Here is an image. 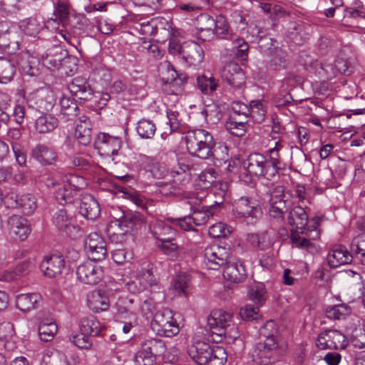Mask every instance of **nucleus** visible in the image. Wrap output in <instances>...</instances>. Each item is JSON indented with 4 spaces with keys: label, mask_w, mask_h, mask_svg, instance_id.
Instances as JSON below:
<instances>
[{
    "label": "nucleus",
    "mask_w": 365,
    "mask_h": 365,
    "mask_svg": "<svg viewBox=\"0 0 365 365\" xmlns=\"http://www.w3.org/2000/svg\"><path fill=\"white\" fill-rule=\"evenodd\" d=\"M67 88L73 96L81 101H88L91 99L93 95L91 86L86 79L82 77L73 78L67 85Z\"/></svg>",
    "instance_id": "obj_21"
},
{
    "label": "nucleus",
    "mask_w": 365,
    "mask_h": 365,
    "mask_svg": "<svg viewBox=\"0 0 365 365\" xmlns=\"http://www.w3.org/2000/svg\"><path fill=\"white\" fill-rule=\"evenodd\" d=\"M96 262L88 259L78 266L76 275L80 282L85 284L95 285L101 281L103 269Z\"/></svg>",
    "instance_id": "obj_7"
},
{
    "label": "nucleus",
    "mask_w": 365,
    "mask_h": 365,
    "mask_svg": "<svg viewBox=\"0 0 365 365\" xmlns=\"http://www.w3.org/2000/svg\"><path fill=\"white\" fill-rule=\"evenodd\" d=\"M175 240H170L168 242H160L157 244V247L165 255L172 260L177 259L182 251V247L179 246Z\"/></svg>",
    "instance_id": "obj_62"
},
{
    "label": "nucleus",
    "mask_w": 365,
    "mask_h": 365,
    "mask_svg": "<svg viewBox=\"0 0 365 365\" xmlns=\"http://www.w3.org/2000/svg\"><path fill=\"white\" fill-rule=\"evenodd\" d=\"M137 163L144 167L148 171L153 178L156 179H164L169 170L164 163L157 161L154 158L140 154L137 158Z\"/></svg>",
    "instance_id": "obj_17"
},
{
    "label": "nucleus",
    "mask_w": 365,
    "mask_h": 365,
    "mask_svg": "<svg viewBox=\"0 0 365 365\" xmlns=\"http://www.w3.org/2000/svg\"><path fill=\"white\" fill-rule=\"evenodd\" d=\"M65 51L58 46H52L42 56V63L49 70L58 71Z\"/></svg>",
    "instance_id": "obj_29"
},
{
    "label": "nucleus",
    "mask_w": 365,
    "mask_h": 365,
    "mask_svg": "<svg viewBox=\"0 0 365 365\" xmlns=\"http://www.w3.org/2000/svg\"><path fill=\"white\" fill-rule=\"evenodd\" d=\"M212 347L205 342H197L189 349L188 354L197 364L207 365Z\"/></svg>",
    "instance_id": "obj_32"
},
{
    "label": "nucleus",
    "mask_w": 365,
    "mask_h": 365,
    "mask_svg": "<svg viewBox=\"0 0 365 365\" xmlns=\"http://www.w3.org/2000/svg\"><path fill=\"white\" fill-rule=\"evenodd\" d=\"M232 212L237 217L245 219L248 224H255L262 216L261 207L248 197H241L235 200Z\"/></svg>",
    "instance_id": "obj_5"
},
{
    "label": "nucleus",
    "mask_w": 365,
    "mask_h": 365,
    "mask_svg": "<svg viewBox=\"0 0 365 365\" xmlns=\"http://www.w3.org/2000/svg\"><path fill=\"white\" fill-rule=\"evenodd\" d=\"M281 148V143L279 141L276 142L275 146L268 150L269 156L267 158V160L278 177L279 172L284 170L285 167V164L283 163L279 155Z\"/></svg>",
    "instance_id": "obj_48"
},
{
    "label": "nucleus",
    "mask_w": 365,
    "mask_h": 365,
    "mask_svg": "<svg viewBox=\"0 0 365 365\" xmlns=\"http://www.w3.org/2000/svg\"><path fill=\"white\" fill-rule=\"evenodd\" d=\"M92 125L89 118L86 115L79 118L75 130V137L83 145H88L91 141Z\"/></svg>",
    "instance_id": "obj_30"
},
{
    "label": "nucleus",
    "mask_w": 365,
    "mask_h": 365,
    "mask_svg": "<svg viewBox=\"0 0 365 365\" xmlns=\"http://www.w3.org/2000/svg\"><path fill=\"white\" fill-rule=\"evenodd\" d=\"M249 116L255 122L262 123L267 113L265 103L262 100L252 101L249 106Z\"/></svg>",
    "instance_id": "obj_51"
},
{
    "label": "nucleus",
    "mask_w": 365,
    "mask_h": 365,
    "mask_svg": "<svg viewBox=\"0 0 365 365\" xmlns=\"http://www.w3.org/2000/svg\"><path fill=\"white\" fill-rule=\"evenodd\" d=\"M181 57L190 65L197 66L204 58L202 48L195 41H187L182 43Z\"/></svg>",
    "instance_id": "obj_25"
},
{
    "label": "nucleus",
    "mask_w": 365,
    "mask_h": 365,
    "mask_svg": "<svg viewBox=\"0 0 365 365\" xmlns=\"http://www.w3.org/2000/svg\"><path fill=\"white\" fill-rule=\"evenodd\" d=\"M312 237L313 236L310 232H308V235H306L302 234L301 231L298 232L297 230H292L290 241L292 247L309 250L313 246L310 241V239H312Z\"/></svg>",
    "instance_id": "obj_47"
},
{
    "label": "nucleus",
    "mask_w": 365,
    "mask_h": 365,
    "mask_svg": "<svg viewBox=\"0 0 365 365\" xmlns=\"http://www.w3.org/2000/svg\"><path fill=\"white\" fill-rule=\"evenodd\" d=\"M247 120H238L236 116H231L225 123L226 129L232 135L241 137L246 132V125Z\"/></svg>",
    "instance_id": "obj_59"
},
{
    "label": "nucleus",
    "mask_w": 365,
    "mask_h": 365,
    "mask_svg": "<svg viewBox=\"0 0 365 365\" xmlns=\"http://www.w3.org/2000/svg\"><path fill=\"white\" fill-rule=\"evenodd\" d=\"M210 356L207 365H224L227 354L222 346H214L212 347Z\"/></svg>",
    "instance_id": "obj_64"
},
{
    "label": "nucleus",
    "mask_w": 365,
    "mask_h": 365,
    "mask_svg": "<svg viewBox=\"0 0 365 365\" xmlns=\"http://www.w3.org/2000/svg\"><path fill=\"white\" fill-rule=\"evenodd\" d=\"M224 278L232 283H241L245 280L247 272L240 261H229L223 267Z\"/></svg>",
    "instance_id": "obj_24"
},
{
    "label": "nucleus",
    "mask_w": 365,
    "mask_h": 365,
    "mask_svg": "<svg viewBox=\"0 0 365 365\" xmlns=\"http://www.w3.org/2000/svg\"><path fill=\"white\" fill-rule=\"evenodd\" d=\"M246 240L253 248L262 251L272 248L274 244L272 234L267 230L249 233L246 236Z\"/></svg>",
    "instance_id": "obj_27"
},
{
    "label": "nucleus",
    "mask_w": 365,
    "mask_h": 365,
    "mask_svg": "<svg viewBox=\"0 0 365 365\" xmlns=\"http://www.w3.org/2000/svg\"><path fill=\"white\" fill-rule=\"evenodd\" d=\"M30 157L42 165H51L57 160V154L55 150L40 143L31 148Z\"/></svg>",
    "instance_id": "obj_23"
},
{
    "label": "nucleus",
    "mask_w": 365,
    "mask_h": 365,
    "mask_svg": "<svg viewBox=\"0 0 365 365\" xmlns=\"http://www.w3.org/2000/svg\"><path fill=\"white\" fill-rule=\"evenodd\" d=\"M171 179L168 181H159L156 185L160 187V192L164 195H175L182 187L187 185L191 180V168L189 165L178 163L174 165L170 171Z\"/></svg>",
    "instance_id": "obj_3"
},
{
    "label": "nucleus",
    "mask_w": 365,
    "mask_h": 365,
    "mask_svg": "<svg viewBox=\"0 0 365 365\" xmlns=\"http://www.w3.org/2000/svg\"><path fill=\"white\" fill-rule=\"evenodd\" d=\"M58 331V327L56 322L48 319H43L38 326V334L41 341H51L55 336Z\"/></svg>",
    "instance_id": "obj_43"
},
{
    "label": "nucleus",
    "mask_w": 365,
    "mask_h": 365,
    "mask_svg": "<svg viewBox=\"0 0 365 365\" xmlns=\"http://www.w3.org/2000/svg\"><path fill=\"white\" fill-rule=\"evenodd\" d=\"M287 202H268L270 218L275 220L280 224L282 223L284 220V212L287 210Z\"/></svg>",
    "instance_id": "obj_57"
},
{
    "label": "nucleus",
    "mask_w": 365,
    "mask_h": 365,
    "mask_svg": "<svg viewBox=\"0 0 365 365\" xmlns=\"http://www.w3.org/2000/svg\"><path fill=\"white\" fill-rule=\"evenodd\" d=\"M160 21L158 19H151L149 21L137 22L135 24L133 29L143 36H155V34L158 33V24Z\"/></svg>",
    "instance_id": "obj_50"
},
{
    "label": "nucleus",
    "mask_w": 365,
    "mask_h": 365,
    "mask_svg": "<svg viewBox=\"0 0 365 365\" xmlns=\"http://www.w3.org/2000/svg\"><path fill=\"white\" fill-rule=\"evenodd\" d=\"M214 32L220 39L232 38L233 33L225 16L218 15L215 19Z\"/></svg>",
    "instance_id": "obj_42"
},
{
    "label": "nucleus",
    "mask_w": 365,
    "mask_h": 365,
    "mask_svg": "<svg viewBox=\"0 0 365 365\" xmlns=\"http://www.w3.org/2000/svg\"><path fill=\"white\" fill-rule=\"evenodd\" d=\"M79 210L80 213L88 220H95L101 213L99 203L88 193L81 195Z\"/></svg>",
    "instance_id": "obj_26"
},
{
    "label": "nucleus",
    "mask_w": 365,
    "mask_h": 365,
    "mask_svg": "<svg viewBox=\"0 0 365 365\" xmlns=\"http://www.w3.org/2000/svg\"><path fill=\"white\" fill-rule=\"evenodd\" d=\"M207 327L215 342L222 341L227 335L237 337V331L232 323V315L224 310L212 311L207 319Z\"/></svg>",
    "instance_id": "obj_2"
},
{
    "label": "nucleus",
    "mask_w": 365,
    "mask_h": 365,
    "mask_svg": "<svg viewBox=\"0 0 365 365\" xmlns=\"http://www.w3.org/2000/svg\"><path fill=\"white\" fill-rule=\"evenodd\" d=\"M52 222L57 230L71 237H76L81 232L74 217L65 209H59L52 216Z\"/></svg>",
    "instance_id": "obj_9"
},
{
    "label": "nucleus",
    "mask_w": 365,
    "mask_h": 365,
    "mask_svg": "<svg viewBox=\"0 0 365 365\" xmlns=\"http://www.w3.org/2000/svg\"><path fill=\"white\" fill-rule=\"evenodd\" d=\"M84 243L89 259L101 261L106 257V242L101 235L96 232L91 233L86 237Z\"/></svg>",
    "instance_id": "obj_13"
},
{
    "label": "nucleus",
    "mask_w": 365,
    "mask_h": 365,
    "mask_svg": "<svg viewBox=\"0 0 365 365\" xmlns=\"http://www.w3.org/2000/svg\"><path fill=\"white\" fill-rule=\"evenodd\" d=\"M200 114L204 117L207 123L215 125L222 118V113L217 104L207 105L201 110Z\"/></svg>",
    "instance_id": "obj_55"
},
{
    "label": "nucleus",
    "mask_w": 365,
    "mask_h": 365,
    "mask_svg": "<svg viewBox=\"0 0 365 365\" xmlns=\"http://www.w3.org/2000/svg\"><path fill=\"white\" fill-rule=\"evenodd\" d=\"M354 257L348 250L342 245H335L329 252L327 259L331 267L336 268L349 264Z\"/></svg>",
    "instance_id": "obj_22"
},
{
    "label": "nucleus",
    "mask_w": 365,
    "mask_h": 365,
    "mask_svg": "<svg viewBox=\"0 0 365 365\" xmlns=\"http://www.w3.org/2000/svg\"><path fill=\"white\" fill-rule=\"evenodd\" d=\"M16 73V62L11 59L0 57V83L11 82Z\"/></svg>",
    "instance_id": "obj_39"
},
{
    "label": "nucleus",
    "mask_w": 365,
    "mask_h": 365,
    "mask_svg": "<svg viewBox=\"0 0 365 365\" xmlns=\"http://www.w3.org/2000/svg\"><path fill=\"white\" fill-rule=\"evenodd\" d=\"M316 344L320 349H344L347 345L346 336L336 329H327L320 333Z\"/></svg>",
    "instance_id": "obj_10"
},
{
    "label": "nucleus",
    "mask_w": 365,
    "mask_h": 365,
    "mask_svg": "<svg viewBox=\"0 0 365 365\" xmlns=\"http://www.w3.org/2000/svg\"><path fill=\"white\" fill-rule=\"evenodd\" d=\"M78 192L68 187H60L55 191L54 196L57 202L61 205L71 204L78 197Z\"/></svg>",
    "instance_id": "obj_56"
},
{
    "label": "nucleus",
    "mask_w": 365,
    "mask_h": 365,
    "mask_svg": "<svg viewBox=\"0 0 365 365\" xmlns=\"http://www.w3.org/2000/svg\"><path fill=\"white\" fill-rule=\"evenodd\" d=\"M222 202H216L215 205L205 206L200 205H191V217L195 226H201L207 224L219 210Z\"/></svg>",
    "instance_id": "obj_16"
},
{
    "label": "nucleus",
    "mask_w": 365,
    "mask_h": 365,
    "mask_svg": "<svg viewBox=\"0 0 365 365\" xmlns=\"http://www.w3.org/2000/svg\"><path fill=\"white\" fill-rule=\"evenodd\" d=\"M88 305L93 312L106 311L110 307L109 299L105 292L93 290L87 297Z\"/></svg>",
    "instance_id": "obj_28"
},
{
    "label": "nucleus",
    "mask_w": 365,
    "mask_h": 365,
    "mask_svg": "<svg viewBox=\"0 0 365 365\" xmlns=\"http://www.w3.org/2000/svg\"><path fill=\"white\" fill-rule=\"evenodd\" d=\"M41 296L36 293L19 294L16 299V307L22 312H29L38 307Z\"/></svg>",
    "instance_id": "obj_35"
},
{
    "label": "nucleus",
    "mask_w": 365,
    "mask_h": 365,
    "mask_svg": "<svg viewBox=\"0 0 365 365\" xmlns=\"http://www.w3.org/2000/svg\"><path fill=\"white\" fill-rule=\"evenodd\" d=\"M15 62L22 73L29 76H36L39 74L40 61L29 51L21 53Z\"/></svg>",
    "instance_id": "obj_18"
},
{
    "label": "nucleus",
    "mask_w": 365,
    "mask_h": 365,
    "mask_svg": "<svg viewBox=\"0 0 365 365\" xmlns=\"http://www.w3.org/2000/svg\"><path fill=\"white\" fill-rule=\"evenodd\" d=\"M222 78L233 88H240L245 82V74L236 63L226 64L221 72Z\"/></svg>",
    "instance_id": "obj_20"
},
{
    "label": "nucleus",
    "mask_w": 365,
    "mask_h": 365,
    "mask_svg": "<svg viewBox=\"0 0 365 365\" xmlns=\"http://www.w3.org/2000/svg\"><path fill=\"white\" fill-rule=\"evenodd\" d=\"M29 103L41 113L48 112L56 103L55 95L49 88H41L31 94Z\"/></svg>",
    "instance_id": "obj_11"
},
{
    "label": "nucleus",
    "mask_w": 365,
    "mask_h": 365,
    "mask_svg": "<svg viewBox=\"0 0 365 365\" xmlns=\"http://www.w3.org/2000/svg\"><path fill=\"white\" fill-rule=\"evenodd\" d=\"M248 297L255 304L263 306L268 297L265 285L262 282H253L249 287Z\"/></svg>",
    "instance_id": "obj_36"
},
{
    "label": "nucleus",
    "mask_w": 365,
    "mask_h": 365,
    "mask_svg": "<svg viewBox=\"0 0 365 365\" xmlns=\"http://www.w3.org/2000/svg\"><path fill=\"white\" fill-rule=\"evenodd\" d=\"M7 225L9 235L15 240H26L31 231L28 220L19 215L9 217Z\"/></svg>",
    "instance_id": "obj_14"
},
{
    "label": "nucleus",
    "mask_w": 365,
    "mask_h": 365,
    "mask_svg": "<svg viewBox=\"0 0 365 365\" xmlns=\"http://www.w3.org/2000/svg\"><path fill=\"white\" fill-rule=\"evenodd\" d=\"M134 299L128 297H120L116 302L117 312L115 320H123L127 317L129 313H135L130 310V306L133 304Z\"/></svg>",
    "instance_id": "obj_63"
},
{
    "label": "nucleus",
    "mask_w": 365,
    "mask_h": 365,
    "mask_svg": "<svg viewBox=\"0 0 365 365\" xmlns=\"http://www.w3.org/2000/svg\"><path fill=\"white\" fill-rule=\"evenodd\" d=\"M288 64L287 53L284 50L275 48L270 56L267 68L270 71H279L287 68Z\"/></svg>",
    "instance_id": "obj_34"
},
{
    "label": "nucleus",
    "mask_w": 365,
    "mask_h": 365,
    "mask_svg": "<svg viewBox=\"0 0 365 365\" xmlns=\"http://www.w3.org/2000/svg\"><path fill=\"white\" fill-rule=\"evenodd\" d=\"M0 47L8 53H14L19 48V36L17 31L0 36Z\"/></svg>",
    "instance_id": "obj_45"
},
{
    "label": "nucleus",
    "mask_w": 365,
    "mask_h": 365,
    "mask_svg": "<svg viewBox=\"0 0 365 365\" xmlns=\"http://www.w3.org/2000/svg\"><path fill=\"white\" fill-rule=\"evenodd\" d=\"M185 140L188 153L193 157L209 159L214 155L215 140L212 135L205 129L189 130Z\"/></svg>",
    "instance_id": "obj_1"
},
{
    "label": "nucleus",
    "mask_w": 365,
    "mask_h": 365,
    "mask_svg": "<svg viewBox=\"0 0 365 365\" xmlns=\"http://www.w3.org/2000/svg\"><path fill=\"white\" fill-rule=\"evenodd\" d=\"M61 115L66 121L73 120L79 113L76 102L69 97L63 96L60 100Z\"/></svg>",
    "instance_id": "obj_37"
},
{
    "label": "nucleus",
    "mask_w": 365,
    "mask_h": 365,
    "mask_svg": "<svg viewBox=\"0 0 365 365\" xmlns=\"http://www.w3.org/2000/svg\"><path fill=\"white\" fill-rule=\"evenodd\" d=\"M351 313V309L345 304L329 306L325 309L326 317L332 320H342Z\"/></svg>",
    "instance_id": "obj_44"
},
{
    "label": "nucleus",
    "mask_w": 365,
    "mask_h": 365,
    "mask_svg": "<svg viewBox=\"0 0 365 365\" xmlns=\"http://www.w3.org/2000/svg\"><path fill=\"white\" fill-rule=\"evenodd\" d=\"M203 257L207 269L217 270L228 262L230 252L226 247L213 244L205 248Z\"/></svg>",
    "instance_id": "obj_6"
},
{
    "label": "nucleus",
    "mask_w": 365,
    "mask_h": 365,
    "mask_svg": "<svg viewBox=\"0 0 365 365\" xmlns=\"http://www.w3.org/2000/svg\"><path fill=\"white\" fill-rule=\"evenodd\" d=\"M80 331L91 336H98L102 330L100 322L93 315L82 318L79 324Z\"/></svg>",
    "instance_id": "obj_38"
},
{
    "label": "nucleus",
    "mask_w": 365,
    "mask_h": 365,
    "mask_svg": "<svg viewBox=\"0 0 365 365\" xmlns=\"http://www.w3.org/2000/svg\"><path fill=\"white\" fill-rule=\"evenodd\" d=\"M244 168L250 176L259 179L273 180L278 177L267 160V157L259 153L250 154L244 162Z\"/></svg>",
    "instance_id": "obj_4"
},
{
    "label": "nucleus",
    "mask_w": 365,
    "mask_h": 365,
    "mask_svg": "<svg viewBox=\"0 0 365 365\" xmlns=\"http://www.w3.org/2000/svg\"><path fill=\"white\" fill-rule=\"evenodd\" d=\"M140 349L157 359L158 356L165 353L166 346L163 340L157 338H150L141 341Z\"/></svg>",
    "instance_id": "obj_33"
},
{
    "label": "nucleus",
    "mask_w": 365,
    "mask_h": 365,
    "mask_svg": "<svg viewBox=\"0 0 365 365\" xmlns=\"http://www.w3.org/2000/svg\"><path fill=\"white\" fill-rule=\"evenodd\" d=\"M19 28L26 35L35 37L39 34L42 26L36 18L30 17L21 21Z\"/></svg>",
    "instance_id": "obj_58"
},
{
    "label": "nucleus",
    "mask_w": 365,
    "mask_h": 365,
    "mask_svg": "<svg viewBox=\"0 0 365 365\" xmlns=\"http://www.w3.org/2000/svg\"><path fill=\"white\" fill-rule=\"evenodd\" d=\"M123 145L120 138L106 133H100L95 139L94 147L99 154L104 157H113L118 155Z\"/></svg>",
    "instance_id": "obj_8"
},
{
    "label": "nucleus",
    "mask_w": 365,
    "mask_h": 365,
    "mask_svg": "<svg viewBox=\"0 0 365 365\" xmlns=\"http://www.w3.org/2000/svg\"><path fill=\"white\" fill-rule=\"evenodd\" d=\"M152 232L153 237L157 240L156 245L160 242H168L170 240H175L177 235L175 229L163 223H158Z\"/></svg>",
    "instance_id": "obj_41"
},
{
    "label": "nucleus",
    "mask_w": 365,
    "mask_h": 365,
    "mask_svg": "<svg viewBox=\"0 0 365 365\" xmlns=\"http://www.w3.org/2000/svg\"><path fill=\"white\" fill-rule=\"evenodd\" d=\"M58 119L50 114H43L39 116L35 123V128L39 133H47L53 131L58 127Z\"/></svg>",
    "instance_id": "obj_40"
},
{
    "label": "nucleus",
    "mask_w": 365,
    "mask_h": 365,
    "mask_svg": "<svg viewBox=\"0 0 365 365\" xmlns=\"http://www.w3.org/2000/svg\"><path fill=\"white\" fill-rule=\"evenodd\" d=\"M308 207L302 205L294 206L289 211L287 221L293 230H301L302 234H307L306 227L309 222Z\"/></svg>",
    "instance_id": "obj_15"
},
{
    "label": "nucleus",
    "mask_w": 365,
    "mask_h": 365,
    "mask_svg": "<svg viewBox=\"0 0 365 365\" xmlns=\"http://www.w3.org/2000/svg\"><path fill=\"white\" fill-rule=\"evenodd\" d=\"M196 82L197 87L204 94H211L218 87V80L215 79L212 75L209 76L205 74L198 76Z\"/></svg>",
    "instance_id": "obj_46"
},
{
    "label": "nucleus",
    "mask_w": 365,
    "mask_h": 365,
    "mask_svg": "<svg viewBox=\"0 0 365 365\" xmlns=\"http://www.w3.org/2000/svg\"><path fill=\"white\" fill-rule=\"evenodd\" d=\"M173 314L172 310L168 308L160 307L155 313L153 320L151 321L150 327L152 330L160 327L165 324H168L170 322L174 320Z\"/></svg>",
    "instance_id": "obj_52"
},
{
    "label": "nucleus",
    "mask_w": 365,
    "mask_h": 365,
    "mask_svg": "<svg viewBox=\"0 0 365 365\" xmlns=\"http://www.w3.org/2000/svg\"><path fill=\"white\" fill-rule=\"evenodd\" d=\"M191 289L190 278L186 274L176 276L170 287V291L173 292L175 297H187Z\"/></svg>",
    "instance_id": "obj_31"
},
{
    "label": "nucleus",
    "mask_w": 365,
    "mask_h": 365,
    "mask_svg": "<svg viewBox=\"0 0 365 365\" xmlns=\"http://www.w3.org/2000/svg\"><path fill=\"white\" fill-rule=\"evenodd\" d=\"M115 224L123 233L134 235L138 230L145 227L143 216L139 212H122L119 218L115 219Z\"/></svg>",
    "instance_id": "obj_12"
},
{
    "label": "nucleus",
    "mask_w": 365,
    "mask_h": 365,
    "mask_svg": "<svg viewBox=\"0 0 365 365\" xmlns=\"http://www.w3.org/2000/svg\"><path fill=\"white\" fill-rule=\"evenodd\" d=\"M78 58L68 55L66 52L62 59L58 73L61 76H73L78 69Z\"/></svg>",
    "instance_id": "obj_53"
},
{
    "label": "nucleus",
    "mask_w": 365,
    "mask_h": 365,
    "mask_svg": "<svg viewBox=\"0 0 365 365\" xmlns=\"http://www.w3.org/2000/svg\"><path fill=\"white\" fill-rule=\"evenodd\" d=\"M41 365H71L66 355L59 351H53L46 354Z\"/></svg>",
    "instance_id": "obj_61"
},
{
    "label": "nucleus",
    "mask_w": 365,
    "mask_h": 365,
    "mask_svg": "<svg viewBox=\"0 0 365 365\" xmlns=\"http://www.w3.org/2000/svg\"><path fill=\"white\" fill-rule=\"evenodd\" d=\"M351 250L354 257L365 267V234L360 235L352 240Z\"/></svg>",
    "instance_id": "obj_60"
},
{
    "label": "nucleus",
    "mask_w": 365,
    "mask_h": 365,
    "mask_svg": "<svg viewBox=\"0 0 365 365\" xmlns=\"http://www.w3.org/2000/svg\"><path fill=\"white\" fill-rule=\"evenodd\" d=\"M136 131L141 138L151 139L155 133L156 125L153 120L143 118L138 122Z\"/></svg>",
    "instance_id": "obj_54"
},
{
    "label": "nucleus",
    "mask_w": 365,
    "mask_h": 365,
    "mask_svg": "<svg viewBox=\"0 0 365 365\" xmlns=\"http://www.w3.org/2000/svg\"><path fill=\"white\" fill-rule=\"evenodd\" d=\"M65 267V260L62 255H51L45 256L41 263V269L45 276L55 278L62 273Z\"/></svg>",
    "instance_id": "obj_19"
},
{
    "label": "nucleus",
    "mask_w": 365,
    "mask_h": 365,
    "mask_svg": "<svg viewBox=\"0 0 365 365\" xmlns=\"http://www.w3.org/2000/svg\"><path fill=\"white\" fill-rule=\"evenodd\" d=\"M37 208L36 197L30 193L20 196V200L16 209L19 210L25 215H31Z\"/></svg>",
    "instance_id": "obj_49"
}]
</instances>
